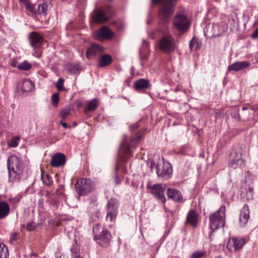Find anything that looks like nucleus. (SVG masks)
I'll return each mask as SVG.
<instances>
[{
  "label": "nucleus",
  "instance_id": "nucleus-1",
  "mask_svg": "<svg viewBox=\"0 0 258 258\" xmlns=\"http://www.w3.org/2000/svg\"><path fill=\"white\" fill-rule=\"evenodd\" d=\"M151 2L153 5L161 4L157 31L163 36L159 41V48L165 53L173 52L177 47L175 39L169 32V18L173 13L176 0H152Z\"/></svg>",
  "mask_w": 258,
  "mask_h": 258
},
{
  "label": "nucleus",
  "instance_id": "nucleus-2",
  "mask_svg": "<svg viewBox=\"0 0 258 258\" xmlns=\"http://www.w3.org/2000/svg\"><path fill=\"white\" fill-rule=\"evenodd\" d=\"M147 130V128L141 129L135 136H132L130 139L126 135L124 136L118 151V156L121 160L126 162L132 157V150L136 148L140 140Z\"/></svg>",
  "mask_w": 258,
  "mask_h": 258
},
{
  "label": "nucleus",
  "instance_id": "nucleus-3",
  "mask_svg": "<svg viewBox=\"0 0 258 258\" xmlns=\"http://www.w3.org/2000/svg\"><path fill=\"white\" fill-rule=\"evenodd\" d=\"M7 167L9 172V180H19L24 174L25 169L24 163L17 156H11L7 160Z\"/></svg>",
  "mask_w": 258,
  "mask_h": 258
},
{
  "label": "nucleus",
  "instance_id": "nucleus-4",
  "mask_svg": "<svg viewBox=\"0 0 258 258\" xmlns=\"http://www.w3.org/2000/svg\"><path fill=\"white\" fill-rule=\"evenodd\" d=\"M209 227L211 231L209 232V238L212 240L213 233L225 224V206L222 205L215 212L209 216Z\"/></svg>",
  "mask_w": 258,
  "mask_h": 258
},
{
  "label": "nucleus",
  "instance_id": "nucleus-5",
  "mask_svg": "<svg viewBox=\"0 0 258 258\" xmlns=\"http://www.w3.org/2000/svg\"><path fill=\"white\" fill-rule=\"evenodd\" d=\"M93 233L94 240L103 247H107L110 243L111 235L105 228L101 227L100 224H97L93 226Z\"/></svg>",
  "mask_w": 258,
  "mask_h": 258
},
{
  "label": "nucleus",
  "instance_id": "nucleus-6",
  "mask_svg": "<svg viewBox=\"0 0 258 258\" xmlns=\"http://www.w3.org/2000/svg\"><path fill=\"white\" fill-rule=\"evenodd\" d=\"M242 149L239 147L233 149L230 155L228 167L233 169L242 168L245 165V160L242 158Z\"/></svg>",
  "mask_w": 258,
  "mask_h": 258
},
{
  "label": "nucleus",
  "instance_id": "nucleus-7",
  "mask_svg": "<svg viewBox=\"0 0 258 258\" xmlns=\"http://www.w3.org/2000/svg\"><path fill=\"white\" fill-rule=\"evenodd\" d=\"M95 183L90 178H84L78 180L75 184V189L79 196L86 195L95 189Z\"/></svg>",
  "mask_w": 258,
  "mask_h": 258
},
{
  "label": "nucleus",
  "instance_id": "nucleus-8",
  "mask_svg": "<svg viewBox=\"0 0 258 258\" xmlns=\"http://www.w3.org/2000/svg\"><path fill=\"white\" fill-rule=\"evenodd\" d=\"M172 171V165L168 162L163 161L162 164H157L156 173L158 177L162 179L166 180L170 178Z\"/></svg>",
  "mask_w": 258,
  "mask_h": 258
},
{
  "label": "nucleus",
  "instance_id": "nucleus-9",
  "mask_svg": "<svg viewBox=\"0 0 258 258\" xmlns=\"http://www.w3.org/2000/svg\"><path fill=\"white\" fill-rule=\"evenodd\" d=\"M174 27L178 31L182 32L187 31L190 27V22L184 15L178 14L175 15L173 21Z\"/></svg>",
  "mask_w": 258,
  "mask_h": 258
},
{
  "label": "nucleus",
  "instance_id": "nucleus-10",
  "mask_svg": "<svg viewBox=\"0 0 258 258\" xmlns=\"http://www.w3.org/2000/svg\"><path fill=\"white\" fill-rule=\"evenodd\" d=\"M246 242V239L244 237H230L228 241L227 247L231 252L235 253L242 248Z\"/></svg>",
  "mask_w": 258,
  "mask_h": 258
},
{
  "label": "nucleus",
  "instance_id": "nucleus-11",
  "mask_svg": "<svg viewBox=\"0 0 258 258\" xmlns=\"http://www.w3.org/2000/svg\"><path fill=\"white\" fill-rule=\"evenodd\" d=\"M119 203L115 198H111L106 205L107 214L106 220L110 222L114 221L117 215Z\"/></svg>",
  "mask_w": 258,
  "mask_h": 258
},
{
  "label": "nucleus",
  "instance_id": "nucleus-12",
  "mask_svg": "<svg viewBox=\"0 0 258 258\" xmlns=\"http://www.w3.org/2000/svg\"><path fill=\"white\" fill-rule=\"evenodd\" d=\"M147 188L151 189V193L158 201L164 204L166 200L164 196L165 190L161 184H154L153 185H147Z\"/></svg>",
  "mask_w": 258,
  "mask_h": 258
},
{
  "label": "nucleus",
  "instance_id": "nucleus-13",
  "mask_svg": "<svg viewBox=\"0 0 258 258\" xmlns=\"http://www.w3.org/2000/svg\"><path fill=\"white\" fill-rule=\"evenodd\" d=\"M92 21L96 23H103L108 20L107 11L102 8H96L91 14Z\"/></svg>",
  "mask_w": 258,
  "mask_h": 258
},
{
  "label": "nucleus",
  "instance_id": "nucleus-14",
  "mask_svg": "<svg viewBox=\"0 0 258 258\" xmlns=\"http://www.w3.org/2000/svg\"><path fill=\"white\" fill-rule=\"evenodd\" d=\"M43 37L36 32H32L28 35V40L31 47L39 48L43 43Z\"/></svg>",
  "mask_w": 258,
  "mask_h": 258
},
{
  "label": "nucleus",
  "instance_id": "nucleus-15",
  "mask_svg": "<svg viewBox=\"0 0 258 258\" xmlns=\"http://www.w3.org/2000/svg\"><path fill=\"white\" fill-rule=\"evenodd\" d=\"M199 221V215L197 212L194 210H189L187 214L184 224L189 225L193 228H196Z\"/></svg>",
  "mask_w": 258,
  "mask_h": 258
},
{
  "label": "nucleus",
  "instance_id": "nucleus-16",
  "mask_svg": "<svg viewBox=\"0 0 258 258\" xmlns=\"http://www.w3.org/2000/svg\"><path fill=\"white\" fill-rule=\"evenodd\" d=\"M249 213L248 206L245 204L240 210L239 216V222L241 227H244L247 224L250 218Z\"/></svg>",
  "mask_w": 258,
  "mask_h": 258
},
{
  "label": "nucleus",
  "instance_id": "nucleus-17",
  "mask_svg": "<svg viewBox=\"0 0 258 258\" xmlns=\"http://www.w3.org/2000/svg\"><path fill=\"white\" fill-rule=\"evenodd\" d=\"M103 51V47L99 44L93 43L87 50L86 56L88 59L92 57L100 54Z\"/></svg>",
  "mask_w": 258,
  "mask_h": 258
},
{
  "label": "nucleus",
  "instance_id": "nucleus-18",
  "mask_svg": "<svg viewBox=\"0 0 258 258\" xmlns=\"http://www.w3.org/2000/svg\"><path fill=\"white\" fill-rule=\"evenodd\" d=\"M151 87L150 81L146 79H140L134 83V89L139 92Z\"/></svg>",
  "mask_w": 258,
  "mask_h": 258
},
{
  "label": "nucleus",
  "instance_id": "nucleus-19",
  "mask_svg": "<svg viewBox=\"0 0 258 258\" xmlns=\"http://www.w3.org/2000/svg\"><path fill=\"white\" fill-rule=\"evenodd\" d=\"M66 156L61 153H56L52 158L51 165L53 167H59L64 164Z\"/></svg>",
  "mask_w": 258,
  "mask_h": 258
},
{
  "label": "nucleus",
  "instance_id": "nucleus-20",
  "mask_svg": "<svg viewBox=\"0 0 258 258\" xmlns=\"http://www.w3.org/2000/svg\"><path fill=\"white\" fill-rule=\"evenodd\" d=\"M143 45L140 50V59L141 61V64L143 66V61L148 58L149 54V44L145 40H143Z\"/></svg>",
  "mask_w": 258,
  "mask_h": 258
},
{
  "label": "nucleus",
  "instance_id": "nucleus-21",
  "mask_svg": "<svg viewBox=\"0 0 258 258\" xmlns=\"http://www.w3.org/2000/svg\"><path fill=\"white\" fill-rule=\"evenodd\" d=\"M250 66V63L247 61H236L228 67V71L237 72L243 70Z\"/></svg>",
  "mask_w": 258,
  "mask_h": 258
},
{
  "label": "nucleus",
  "instance_id": "nucleus-22",
  "mask_svg": "<svg viewBox=\"0 0 258 258\" xmlns=\"http://www.w3.org/2000/svg\"><path fill=\"white\" fill-rule=\"evenodd\" d=\"M113 35L114 33L107 27H103L100 28L97 32V36L99 38L110 39L112 38Z\"/></svg>",
  "mask_w": 258,
  "mask_h": 258
},
{
  "label": "nucleus",
  "instance_id": "nucleus-23",
  "mask_svg": "<svg viewBox=\"0 0 258 258\" xmlns=\"http://www.w3.org/2000/svg\"><path fill=\"white\" fill-rule=\"evenodd\" d=\"M99 105V101L97 98H93L87 102L84 112L88 113L95 111Z\"/></svg>",
  "mask_w": 258,
  "mask_h": 258
},
{
  "label": "nucleus",
  "instance_id": "nucleus-24",
  "mask_svg": "<svg viewBox=\"0 0 258 258\" xmlns=\"http://www.w3.org/2000/svg\"><path fill=\"white\" fill-rule=\"evenodd\" d=\"M167 195L168 198L175 202H180L182 200V195L177 189L169 188L167 190Z\"/></svg>",
  "mask_w": 258,
  "mask_h": 258
},
{
  "label": "nucleus",
  "instance_id": "nucleus-25",
  "mask_svg": "<svg viewBox=\"0 0 258 258\" xmlns=\"http://www.w3.org/2000/svg\"><path fill=\"white\" fill-rule=\"evenodd\" d=\"M227 27L223 23H214L213 24V33L215 36L222 35L226 30Z\"/></svg>",
  "mask_w": 258,
  "mask_h": 258
},
{
  "label": "nucleus",
  "instance_id": "nucleus-26",
  "mask_svg": "<svg viewBox=\"0 0 258 258\" xmlns=\"http://www.w3.org/2000/svg\"><path fill=\"white\" fill-rule=\"evenodd\" d=\"M10 213V206L5 201H0V219L6 218Z\"/></svg>",
  "mask_w": 258,
  "mask_h": 258
},
{
  "label": "nucleus",
  "instance_id": "nucleus-27",
  "mask_svg": "<svg viewBox=\"0 0 258 258\" xmlns=\"http://www.w3.org/2000/svg\"><path fill=\"white\" fill-rule=\"evenodd\" d=\"M34 84L29 79L23 80L20 85V89L23 92H29L34 89Z\"/></svg>",
  "mask_w": 258,
  "mask_h": 258
},
{
  "label": "nucleus",
  "instance_id": "nucleus-28",
  "mask_svg": "<svg viewBox=\"0 0 258 258\" xmlns=\"http://www.w3.org/2000/svg\"><path fill=\"white\" fill-rule=\"evenodd\" d=\"M112 61V57L108 54L103 55L99 60L98 67L103 68L109 65Z\"/></svg>",
  "mask_w": 258,
  "mask_h": 258
},
{
  "label": "nucleus",
  "instance_id": "nucleus-29",
  "mask_svg": "<svg viewBox=\"0 0 258 258\" xmlns=\"http://www.w3.org/2000/svg\"><path fill=\"white\" fill-rule=\"evenodd\" d=\"M68 72L71 75L76 74L79 70V66L74 63H67L65 67Z\"/></svg>",
  "mask_w": 258,
  "mask_h": 258
},
{
  "label": "nucleus",
  "instance_id": "nucleus-30",
  "mask_svg": "<svg viewBox=\"0 0 258 258\" xmlns=\"http://www.w3.org/2000/svg\"><path fill=\"white\" fill-rule=\"evenodd\" d=\"M48 5L47 3L44 2L39 4L38 6V13L39 15L45 16L47 15Z\"/></svg>",
  "mask_w": 258,
  "mask_h": 258
},
{
  "label": "nucleus",
  "instance_id": "nucleus-31",
  "mask_svg": "<svg viewBox=\"0 0 258 258\" xmlns=\"http://www.w3.org/2000/svg\"><path fill=\"white\" fill-rule=\"evenodd\" d=\"M207 252L205 250H198L194 251L190 258H204L207 256Z\"/></svg>",
  "mask_w": 258,
  "mask_h": 258
},
{
  "label": "nucleus",
  "instance_id": "nucleus-32",
  "mask_svg": "<svg viewBox=\"0 0 258 258\" xmlns=\"http://www.w3.org/2000/svg\"><path fill=\"white\" fill-rule=\"evenodd\" d=\"M0 258H9V251L7 247L0 243Z\"/></svg>",
  "mask_w": 258,
  "mask_h": 258
},
{
  "label": "nucleus",
  "instance_id": "nucleus-33",
  "mask_svg": "<svg viewBox=\"0 0 258 258\" xmlns=\"http://www.w3.org/2000/svg\"><path fill=\"white\" fill-rule=\"evenodd\" d=\"M20 140V138L19 137H14L8 142V145L11 148H16L18 146Z\"/></svg>",
  "mask_w": 258,
  "mask_h": 258
},
{
  "label": "nucleus",
  "instance_id": "nucleus-34",
  "mask_svg": "<svg viewBox=\"0 0 258 258\" xmlns=\"http://www.w3.org/2000/svg\"><path fill=\"white\" fill-rule=\"evenodd\" d=\"M71 113V108L70 107H67L62 109L59 113V116L64 120Z\"/></svg>",
  "mask_w": 258,
  "mask_h": 258
},
{
  "label": "nucleus",
  "instance_id": "nucleus-35",
  "mask_svg": "<svg viewBox=\"0 0 258 258\" xmlns=\"http://www.w3.org/2000/svg\"><path fill=\"white\" fill-rule=\"evenodd\" d=\"M32 65L27 60L24 61L22 63L19 64L17 68L22 70L28 71L31 68Z\"/></svg>",
  "mask_w": 258,
  "mask_h": 258
},
{
  "label": "nucleus",
  "instance_id": "nucleus-36",
  "mask_svg": "<svg viewBox=\"0 0 258 258\" xmlns=\"http://www.w3.org/2000/svg\"><path fill=\"white\" fill-rule=\"evenodd\" d=\"M39 225V224H36L33 221L29 222L26 224V229L27 231H33Z\"/></svg>",
  "mask_w": 258,
  "mask_h": 258
},
{
  "label": "nucleus",
  "instance_id": "nucleus-37",
  "mask_svg": "<svg viewBox=\"0 0 258 258\" xmlns=\"http://www.w3.org/2000/svg\"><path fill=\"white\" fill-rule=\"evenodd\" d=\"M22 194H19L14 197L9 198L8 199V202L11 203L12 204L14 205L19 203L20 200L22 198Z\"/></svg>",
  "mask_w": 258,
  "mask_h": 258
},
{
  "label": "nucleus",
  "instance_id": "nucleus-38",
  "mask_svg": "<svg viewBox=\"0 0 258 258\" xmlns=\"http://www.w3.org/2000/svg\"><path fill=\"white\" fill-rule=\"evenodd\" d=\"M119 169V166L118 163L117 162L114 169V182L116 184L118 185L120 184V180L119 177V175L117 173V171Z\"/></svg>",
  "mask_w": 258,
  "mask_h": 258
},
{
  "label": "nucleus",
  "instance_id": "nucleus-39",
  "mask_svg": "<svg viewBox=\"0 0 258 258\" xmlns=\"http://www.w3.org/2000/svg\"><path fill=\"white\" fill-rule=\"evenodd\" d=\"M100 216V212L99 210H96L94 213H92L90 216V222H94L98 220Z\"/></svg>",
  "mask_w": 258,
  "mask_h": 258
},
{
  "label": "nucleus",
  "instance_id": "nucleus-40",
  "mask_svg": "<svg viewBox=\"0 0 258 258\" xmlns=\"http://www.w3.org/2000/svg\"><path fill=\"white\" fill-rule=\"evenodd\" d=\"M63 82L64 80L62 78H59L58 80L55 85V87L57 89L58 91L64 90L65 89L63 86Z\"/></svg>",
  "mask_w": 258,
  "mask_h": 258
},
{
  "label": "nucleus",
  "instance_id": "nucleus-41",
  "mask_svg": "<svg viewBox=\"0 0 258 258\" xmlns=\"http://www.w3.org/2000/svg\"><path fill=\"white\" fill-rule=\"evenodd\" d=\"M51 101L54 106H57L59 101V93H55L51 96Z\"/></svg>",
  "mask_w": 258,
  "mask_h": 258
},
{
  "label": "nucleus",
  "instance_id": "nucleus-42",
  "mask_svg": "<svg viewBox=\"0 0 258 258\" xmlns=\"http://www.w3.org/2000/svg\"><path fill=\"white\" fill-rule=\"evenodd\" d=\"M19 236H20V234L18 232H12L10 234V242L12 243H13L14 241H16L17 239H18L19 238Z\"/></svg>",
  "mask_w": 258,
  "mask_h": 258
},
{
  "label": "nucleus",
  "instance_id": "nucleus-43",
  "mask_svg": "<svg viewBox=\"0 0 258 258\" xmlns=\"http://www.w3.org/2000/svg\"><path fill=\"white\" fill-rule=\"evenodd\" d=\"M143 121V120L141 119L135 123L131 125L129 127L130 130L131 132H133L135 130L137 129L141 125V123Z\"/></svg>",
  "mask_w": 258,
  "mask_h": 258
},
{
  "label": "nucleus",
  "instance_id": "nucleus-44",
  "mask_svg": "<svg viewBox=\"0 0 258 258\" xmlns=\"http://www.w3.org/2000/svg\"><path fill=\"white\" fill-rule=\"evenodd\" d=\"M43 182L44 184L48 185L53 182V180L49 175H46V178L43 179Z\"/></svg>",
  "mask_w": 258,
  "mask_h": 258
},
{
  "label": "nucleus",
  "instance_id": "nucleus-45",
  "mask_svg": "<svg viewBox=\"0 0 258 258\" xmlns=\"http://www.w3.org/2000/svg\"><path fill=\"white\" fill-rule=\"evenodd\" d=\"M25 8L26 10L29 11L31 12H33L34 10L33 5L29 2H28L25 5Z\"/></svg>",
  "mask_w": 258,
  "mask_h": 258
},
{
  "label": "nucleus",
  "instance_id": "nucleus-46",
  "mask_svg": "<svg viewBox=\"0 0 258 258\" xmlns=\"http://www.w3.org/2000/svg\"><path fill=\"white\" fill-rule=\"evenodd\" d=\"M197 43V41L194 38H192L190 42H189V48L191 50H192L195 46L196 45V44Z\"/></svg>",
  "mask_w": 258,
  "mask_h": 258
},
{
  "label": "nucleus",
  "instance_id": "nucleus-47",
  "mask_svg": "<svg viewBox=\"0 0 258 258\" xmlns=\"http://www.w3.org/2000/svg\"><path fill=\"white\" fill-rule=\"evenodd\" d=\"M251 38L252 39L258 38V28L253 32L251 35Z\"/></svg>",
  "mask_w": 258,
  "mask_h": 258
},
{
  "label": "nucleus",
  "instance_id": "nucleus-48",
  "mask_svg": "<svg viewBox=\"0 0 258 258\" xmlns=\"http://www.w3.org/2000/svg\"><path fill=\"white\" fill-rule=\"evenodd\" d=\"M157 164H155V162L154 161H151L150 163V167L151 168V171H152V170L154 167H155L156 168Z\"/></svg>",
  "mask_w": 258,
  "mask_h": 258
},
{
  "label": "nucleus",
  "instance_id": "nucleus-49",
  "mask_svg": "<svg viewBox=\"0 0 258 258\" xmlns=\"http://www.w3.org/2000/svg\"><path fill=\"white\" fill-rule=\"evenodd\" d=\"M59 123L61 124L64 128H68L69 127V126L66 122H64L62 121H60Z\"/></svg>",
  "mask_w": 258,
  "mask_h": 258
},
{
  "label": "nucleus",
  "instance_id": "nucleus-50",
  "mask_svg": "<svg viewBox=\"0 0 258 258\" xmlns=\"http://www.w3.org/2000/svg\"><path fill=\"white\" fill-rule=\"evenodd\" d=\"M20 3L23 4L24 6L29 2V0H18Z\"/></svg>",
  "mask_w": 258,
  "mask_h": 258
},
{
  "label": "nucleus",
  "instance_id": "nucleus-51",
  "mask_svg": "<svg viewBox=\"0 0 258 258\" xmlns=\"http://www.w3.org/2000/svg\"><path fill=\"white\" fill-rule=\"evenodd\" d=\"M31 258H36L37 257V254L34 253H31L30 255Z\"/></svg>",
  "mask_w": 258,
  "mask_h": 258
},
{
  "label": "nucleus",
  "instance_id": "nucleus-52",
  "mask_svg": "<svg viewBox=\"0 0 258 258\" xmlns=\"http://www.w3.org/2000/svg\"><path fill=\"white\" fill-rule=\"evenodd\" d=\"M152 19L150 17H149L147 20V24L148 25L150 24L152 22Z\"/></svg>",
  "mask_w": 258,
  "mask_h": 258
},
{
  "label": "nucleus",
  "instance_id": "nucleus-53",
  "mask_svg": "<svg viewBox=\"0 0 258 258\" xmlns=\"http://www.w3.org/2000/svg\"><path fill=\"white\" fill-rule=\"evenodd\" d=\"M12 66L13 67H17V66H16L15 65V63H13V62H12Z\"/></svg>",
  "mask_w": 258,
  "mask_h": 258
},
{
  "label": "nucleus",
  "instance_id": "nucleus-54",
  "mask_svg": "<svg viewBox=\"0 0 258 258\" xmlns=\"http://www.w3.org/2000/svg\"><path fill=\"white\" fill-rule=\"evenodd\" d=\"M215 258H224L223 256L219 255L217 256H216Z\"/></svg>",
  "mask_w": 258,
  "mask_h": 258
},
{
  "label": "nucleus",
  "instance_id": "nucleus-55",
  "mask_svg": "<svg viewBox=\"0 0 258 258\" xmlns=\"http://www.w3.org/2000/svg\"><path fill=\"white\" fill-rule=\"evenodd\" d=\"M74 258H82V257H81L79 255H77V256H74Z\"/></svg>",
  "mask_w": 258,
  "mask_h": 258
},
{
  "label": "nucleus",
  "instance_id": "nucleus-56",
  "mask_svg": "<svg viewBox=\"0 0 258 258\" xmlns=\"http://www.w3.org/2000/svg\"><path fill=\"white\" fill-rule=\"evenodd\" d=\"M71 251H72V254L75 253V252L73 251V248H71Z\"/></svg>",
  "mask_w": 258,
  "mask_h": 258
},
{
  "label": "nucleus",
  "instance_id": "nucleus-57",
  "mask_svg": "<svg viewBox=\"0 0 258 258\" xmlns=\"http://www.w3.org/2000/svg\"><path fill=\"white\" fill-rule=\"evenodd\" d=\"M258 22V20H257L254 23V25H256L257 23Z\"/></svg>",
  "mask_w": 258,
  "mask_h": 258
},
{
  "label": "nucleus",
  "instance_id": "nucleus-58",
  "mask_svg": "<svg viewBox=\"0 0 258 258\" xmlns=\"http://www.w3.org/2000/svg\"><path fill=\"white\" fill-rule=\"evenodd\" d=\"M245 109H247V108H246V107H243L242 108V110H245Z\"/></svg>",
  "mask_w": 258,
  "mask_h": 258
},
{
  "label": "nucleus",
  "instance_id": "nucleus-59",
  "mask_svg": "<svg viewBox=\"0 0 258 258\" xmlns=\"http://www.w3.org/2000/svg\"><path fill=\"white\" fill-rule=\"evenodd\" d=\"M251 109L253 110V111L256 110V109H255L254 108H251Z\"/></svg>",
  "mask_w": 258,
  "mask_h": 258
},
{
  "label": "nucleus",
  "instance_id": "nucleus-60",
  "mask_svg": "<svg viewBox=\"0 0 258 258\" xmlns=\"http://www.w3.org/2000/svg\"><path fill=\"white\" fill-rule=\"evenodd\" d=\"M81 105V102L78 104V106H80Z\"/></svg>",
  "mask_w": 258,
  "mask_h": 258
},
{
  "label": "nucleus",
  "instance_id": "nucleus-61",
  "mask_svg": "<svg viewBox=\"0 0 258 258\" xmlns=\"http://www.w3.org/2000/svg\"><path fill=\"white\" fill-rule=\"evenodd\" d=\"M77 124L76 122L74 123V125H76Z\"/></svg>",
  "mask_w": 258,
  "mask_h": 258
}]
</instances>
